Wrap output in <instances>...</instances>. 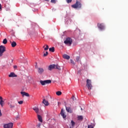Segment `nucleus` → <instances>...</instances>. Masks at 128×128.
<instances>
[{"instance_id": "nucleus-29", "label": "nucleus", "mask_w": 128, "mask_h": 128, "mask_svg": "<svg viewBox=\"0 0 128 128\" xmlns=\"http://www.w3.org/2000/svg\"><path fill=\"white\" fill-rule=\"evenodd\" d=\"M48 52H46V53H44V56H48Z\"/></svg>"}, {"instance_id": "nucleus-37", "label": "nucleus", "mask_w": 128, "mask_h": 128, "mask_svg": "<svg viewBox=\"0 0 128 128\" xmlns=\"http://www.w3.org/2000/svg\"><path fill=\"white\" fill-rule=\"evenodd\" d=\"M72 98L73 100H76V98H75L74 96H73L72 97Z\"/></svg>"}, {"instance_id": "nucleus-28", "label": "nucleus", "mask_w": 128, "mask_h": 128, "mask_svg": "<svg viewBox=\"0 0 128 128\" xmlns=\"http://www.w3.org/2000/svg\"><path fill=\"white\" fill-rule=\"evenodd\" d=\"M18 104H24V101L22 100H20L18 102Z\"/></svg>"}, {"instance_id": "nucleus-25", "label": "nucleus", "mask_w": 128, "mask_h": 128, "mask_svg": "<svg viewBox=\"0 0 128 128\" xmlns=\"http://www.w3.org/2000/svg\"><path fill=\"white\" fill-rule=\"evenodd\" d=\"M56 96H60V95H62V92L58 91L57 92H56Z\"/></svg>"}, {"instance_id": "nucleus-24", "label": "nucleus", "mask_w": 128, "mask_h": 128, "mask_svg": "<svg viewBox=\"0 0 128 128\" xmlns=\"http://www.w3.org/2000/svg\"><path fill=\"white\" fill-rule=\"evenodd\" d=\"M2 42L4 44H8V40H6V38L4 39Z\"/></svg>"}, {"instance_id": "nucleus-11", "label": "nucleus", "mask_w": 128, "mask_h": 128, "mask_svg": "<svg viewBox=\"0 0 128 128\" xmlns=\"http://www.w3.org/2000/svg\"><path fill=\"white\" fill-rule=\"evenodd\" d=\"M9 78H16L18 76V75L16 74L14 72H11L9 75H8Z\"/></svg>"}, {"instance_id": "nucleus-30", "label": "nucleus", "mask_w": 128, "mask_h": 128, "mask_svg": "<svg viewBox=\"0 0 128 128\" xmlns=\"http://www.w3.org/2000/svg\"><path fill=\"white\" fill-rule=\"evenodd\" d=\"M48 50V45H46V48H44V50Z\"/></svg>"}, {"instance_id": "nucleus-39", "label": "nucleus", "mask_w": 128, "mask_h": 128, "mask_svg": "<svg viewBox=\"0 0 128 128\" xmlns=\"http://www.w3.org/2000/svg\"><path fill=\"white\" fill-rule=\"evenodd\" d=\"M2 111L0 110V116H2Z\"/></svg>"}, {"instance_id": "nucleus-3", "label": "nucleus", "mask_w": 128, "mask_h": 128, "mask_svg": "<svg viewBox=\"0 0 128 128\" xmlns=\"http://www.w3.org/2000/svg\"><path fill=\"white\" fill-rule=\"evenodd\" d=\"M86 86H87L89 90L92 88V80H90L88 79L86 80Z\"/></svg>"}, {"instance_id": "nucleus-36", "label": "nucleus", "mask_w": 128, "mask_h": 128, "mask_svg": "<svg viewBox=\"0 0 128 128\" xmlns=\"http://www.w3.org/2000/svg\"><path fill=\"white\" fill-rule=\"evenodd\" d=\"M3 54H4V52H0V56H2Z\"/></svg>"}, {"instance_id": "nucleus-21", "label": "nucleus", "mask_w": 128, "mask_h": 128, "mask_svg": "<svg viewBox=\"0 0 128 128\" xmlns=\"http://www.w3.org/2000/svg\"><path fill=\"white\" fill-rule=\"evenodd\" d=\"M0 104L2 107L4 106V101L2 99L0 100Z\"/></svg>"}, {"instance_id": "nucleus-31", "label": "nucleus", "mask_w": 128, "mask_h": 128, "mask_svg": "<svg viewBox=\"0 0 128 128\" xmlns=\"http://www.w3.org/2000/svg\"><path fill=\"white\" fill-rule=\"evenodd\" d=\"M70 62L71 64H76L74 63V60H70Z\"/></svg>"}, {"instance_id": "nucleus-38", "label": "nucleus", "mask_w": 128, "mask_h": 128, "mask_svg": "<svg viewBox=\"0 0 128 128\" xmlns=\"http://www.w3.org/2000/svg\"><path fill=\"white\" fill-rule=\"evenodd\" d=\"M14 68H18V66H14Z\"/></svg>"}, {"instance_id": "nucleus-17", "label": "nucleus", "mask_w": 128, "mask_h": 128, "mask_svg": "<svg viewBox=\"0 0 128 128\" xmlns=\"http://www.w3.org/2000/svg\"><path fill=\"white\" fill-rule=\"evenodd\" d=\"M38 118L39 121H40V122H42V116L38 114Z\"/></svg>"}, {"instance_id": "nucleus-14", "label": "nucleus", "mask_w": 128, "mask_h": 128, "mask_svg": "<svg viewBox=\"0 0 128 128\" xmlns=\"http://www.w3.org/2000/svg\"><path fill=\"white\" fill-rule=\"evenodd\" d=\"M63 58L65 59V60H70V57L68 56L66 54H64L63 55Z\"/></svg>"}, {"instance_id": "nucleus-16", "label": "nucleus", "mask_w": 128, "mask_h": 128, "mask_svg": "<svg viewBox=\"0 0 128 128\" xmlns=\"http://www.w3.org/2000/svg\"><path fill=\"white\" fill-rule=\"evenodd\" d=\"M70 124H71V126L72 128H74V126H76V122H74V120H72L71 122H70Z\"/></svg>"}, {"instance_id": "nucleus-23", "label": "nucleus", "mask_w": 128, "mask_h": 128, "mask_svg": "<svg viewBox=\"0 0 128 128\" xmlns=\"http://www.w3.org/2000/svg\"><path fill=\"white\" fill-rule=\"evenodd\" d=\"M16 104H10V108H16Z\"/></svg>"}, {"instance_id": "nucleus-35", "label": "nucleus", "mask_w": 128, "mask_h": 128, "mask_svg": "<svg viewBox=\"0 0 128 128\" xmlns=\"http://www.w3.org/2000/svg\"><path fill=\"white\" fill-rule=\"evenodd\" d=\"M76 62H78V60H80V57L77 56L76 58Z\"/></svg>"}, {"instance_id": "nucleus-44", "label": "nucleus", "mask_w": 128, "mask_h": 128, "mask_svg": "<svg viewBox=\"0 0 128 128\" xmlns=\"http://www.w3.org/2000/svg\"><path fill=\"white\" fill-rule=\"evenodd\" d=\"M81 110H82V108H81Z\"/></svg>"}, {"instance_id": "nucleus-43", "label": "nucleus", "mask_w": 128, "mask_h": 128, "mask_svg": "<svg viewBox=\"0 0 128 128\" xmlns=\"http://www.w3.org/2000/svg\"><path fill=\"white\" fill-rule=\"evenodd\" d=\"M18 116H17L16 117V120H18Z\"/></svg>"}, {"instance_id": "nucleus-18", "label": "nucleus", "mask_w": 128, "mask_h": 128, "mask_svg": "<svg viewBox=\"0 0 128 128\" xmlns=\"http://www.w3.org/2000/svg\"><path fill=\"white\" fill-rule=\"evenodd\" d=\"M11 46L12 48H15V46H16V42H13L11 44Z\"/></svg>"}, {"instance_id": "nucleus-22", "label": "nucleus", "mask_w": 128, "mask_h": 128, "mask_svg": "<svg viewBox=\"0 0 128 128\" xmlns=\"http://www.w3.org/2000/svg\"><path fill=\"white\" fill-rule=\"evenodd\" d=\"M50 52H54V47H52L49 48Z\"/></svg>"}, {"instance_id": "nucleus-19", "label": "nucleus", "mask_w": 128, "mask_h": 128, "mask_svg": "<svg viewBox=\"0 0 128 128\" xmlns=\"http://www.w3.org/2000/svg\"><path fill=\"white\" fill-rule=\"evenodd\" d=\"M78 120H84V116H78Z\"/></svg>"}, {"instance_id": "nucleus-1", "label": "nucleus", "mask_w": 128, "mask_h": 128, "mask_svg": "<svg viewBox=\"0 0 128 128\" xmlns=\"http://www.w3.org/2000/svg\"><path fill=\"white\" fill-rule=\"evenodd\" d=\"M72 7L73 8H81L82 4H80V2L77 0L75 4L72 5Z\"/></svg>"}, {"instance_id": "nucleus-4", "label": "nucleus", "mask_w": 128, "mask_h": 128, "mask_svg": "<svg viewBox=\"0 0 128 128\" xmlns=\"http://www.w3.org/2000/svg\"><path fill=\"white\" fill-rule=\"evenodd\" d=\"M40 83L42 86H46V84H52V80H40Z\"/></svg>"}, {"instance_id": "nucleus-9", "label": "nucleus", "mask_w": 128, "mask_h": 128, "mask_svg": "<svg viewBox=\"0 0 128 128\" xmlns=\"http://www.w3.org/2000/svg\"><path fill=\"white\" fill-rule=\"evenodd\" d=\"M66 108L67 112H69V114H72V109L70 107H66Z\"/></svg>"}, {"instance_id": "nucleus-32", "label": "nucleus", "mask_w": 128, "mask_h": 128, "mask_svg": "<svg viewBox=\"0 0 128 128\" xmlns=\"http://www.w3.org/2000/svg\"><path fill=\"white\" fill-rule=\"evenodd\" d=\"M25 93H26V92H20L21 94H22L23 96H24Z\"/></svg>"}, {"instance_id": "nucleus-40", "label": "nucleus", "mask_w": 128, "mask_h": 128, "mask_svg": "<svg viewBox=\"0 0 128 128\" xmlns=\"http://www.w3.org/2000/svg\"><path fill=\"white\" fill-rule=\"evenodd\" d=\"M0 10H2V4H0Z\"/></svg>"}, {"instance_id": "nucleus-27", "label": "nucleus", "mask_w": 128, "mask_h": 128, "mask_svg": "<svg viewBox=\"0 0 128 128\" xmlns=\"http://www.w3.org/2000/svg\"><path fill=\"white\" fill-rule=\"evenodd\" d=\"M24 96H30V94H28V92H25Z\"/></svg>"}, {"instance_id": "nucleus-7", "label": "nucleus", "mask_w": 128, "mask_h": 128, "mask_svg": "<svg viewBox=\"0 0 128 128\" xmlns=\"http://www.w3.org/2000/svg\"><path fill=\"white\" fill-rule=\"evenodd\" d=\"M98 27L101 30H104V24H98Z\"/></svg>"}, {"instance_id": "nucleus-13", "label": "nucleus", "mask_w": 128, "mask_h": 128, "mask_svg": "<svg viewBox=\"0 0 128 128\" xmlns=\"http://www.w3.org/2000/svg\"><path fill=\"white\" fill-rule=\"evenodd\" d=\"M33 110L34 111H35V112H36V114H38V112H40V109L38 108L35 106L33 108Z\"/></svg>"}, {"instance_id": "nucleus-15", "label": "nucleus", "mask_w": 128, "mask_h": 128, "mask_svg": "<svg viewBox=\"0 0 128 128\" xmlns=\"http://www.w3.org/2000/svg\"><path fill=\"white\" fill-rule=\"evenodd\" d=\"M42 104H44V106H48V102L45 99L43 100Z\"/></svg>"}, {"instance_id": "nucleus-45", "label": "nucleus", "mask_w": 128, "mask_h": 128, "mask_svg": "<svg viewBox=\"0 0 128 128\" xmlns=\"http://www.w3.org/2000/svg\"><path fill=\"white\" fill-rule=\"evenodd\" d=\"M70 128H72V127H70Z\"/></svg>"}, {"instance_id": "nucleus-33", "label": "nucleus", "mask_w": 128, "mask_h": 128, "mask_svg": "<svg viewBox=\"0 0 128 128\" xmlns=\"http://www.w3.org/2000/svg\"><path fill=\"white\" fill-rule=\"evenodd\" d=\"M51 2L52 4H56V0H51Z\"/></svg>"}, {"instance_id": "nucleus-12", "label": "nucleus", "mask_w": 128, "mask_h": 128, "mask_svg": "<svg viewBox=\"0 0 128 128\" xmlns=\"http://www.w3.org/2000/svg\"><path fill=\"white\" fill-rule=\"evenodd\" d=\"M60 114L62 116L63 118H66V116L64 114L63 109H62L61 110Z\"/></svg>"}, {"instance_id": "nucleus-2", "label": "nucleus", "mask_w": 128, "mask_h": 128, "mask_svg": "<svg viewBox=\"0 0 128 128\" xmlns=\"http://www.w3.org/2000/svg\"><path fill=\"white\" fill-rule=\"evenodd\" d=\"M64 44L67 46H72V39L70 38H66V40L64 41Z\"/></svg>"}, {"instance_id": "nucleus-41", "label": "nucleus", "mask_w": 128, "mask_h": 128, "mask_svg": "<svg viewBox=\"0 0 128 128\" xmlns=\"http://www.w3.org/2000/svg\"><path fill=\"white\" fill-rule=\"evenodd\" d=\"M2 100V96H0V100Z\"/></svg>"}, {"instance_id": "nucleus-6", "label": "nucleus", "mask_w": 128, "mask_h": 128, "mask_svg": "<svg viewBox=\"0 0 128 128\" xmlns=\"http://www.w3.org/2000/svg\"><path fill=\"white\" fill-rule=\"evenodd\" d=\"M38 74H42L44 73V69L42 68H38Z\"/></svg>"}, {"instance_id": "nucleus-42", "label": "nucleus", "mask_w": 128, "mask_h": 128, "mask_svg": "<svg viewBox=\"0 0 128 128\" xmlns=\"http://www.w3.org/2000/svg\"><path fill=\"white\" fill-rule=\"evenodd\" d=\"M45 2H50V0H44Z\"/></svg>"}, {"instance_id": "nucleus-34", "label": "nucleus", "mask_w": 128, "mask_h": 128, "mask_svg": "<svg viewBox=\"0 0 128 128\" xmlns=\"http://www.w3.org/2000/svg\"><path fill=\"white\" fill-rule=\"evenodd\" d=\"M88 128H94V126L92 125H88Z\"/></svg>"}, {"instance_id": "nucleus-5", "label": "nucleus", "mask_w": 128, "mask_h": 128, "mask_svg": "<svg viewBox=\"0 0 128 128\" xmlns=\"http://www.w3.org/2000/svg\"><path fill=\"white\" fill-rule=\"evenodd\" d=\"M12 126H14V124L12 122L6 124L4 126V128H12Z\"/></svg>"}, {"instance_id": "nucleus-8", "label": "nucleus", "mask_w": 128, "mask_h": 128, "mask_svg": "<svg viewBox=\"0 0 128 128\" xmlns=\"http://www.w3.org/2000/svg\"><path fill=\"white\" fill-rule=\"evenodd\" d=\"M54 68H56V64H54L50 65L48 67V70H52Z\"/></svg>"}, {"instance_id": "nucleus-20", "label": "nucleus", "mask_w": 128, "mask_h": 128, "mask_svg": "<svg viewBox=\"0 0 128 128\" xmlns=\"http://www.w3.org/2000/svg\"><path fill=\"white\" fill-rule=\"evenodd\" d=\"M55 68H56V70H62V68H60V66H58V64L56 65Z\"/></svg>"}, {"instance_id": "nucleus-26", "label": "nucleus", "mask_w": 128, "mask_h": 128, "mask_svg": "<svg viewBox=\"0 0 128 128\" xmlns=\"http://www.w3.org/2000/svg\"><path fill=\"white\" fill-rule=\"evenodd\" d=\"M66 2H67V4H70V2H72V0H66Z\"/></svg>"}, {"instance_id": "nucleus-10", "label": "nucleus", "mask_w": 128, "mask_h": 128, "mask_svg": "<svg viewBox=\"0 0 128 128\" xmlns=\"http://www.w3.org/2000/svg\"><path fill=\"white\" fill-rule=\"evenodd\" d=\"M6 52V47L2 45L0 46V52L4 53Z\"/></svg>"}]
</instances>
